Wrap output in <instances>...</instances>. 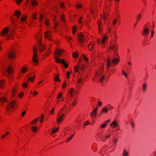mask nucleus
Here are the masks:
<instances>
[{
    "label": "nucleus",
    "mask_w": 156,
    "mask_h": 156,
    "mask_svg": "<svg viewBox=\"0 0 156 156\" xmlns=\"http://www.w3.org/2000/svg\"><path fill=\"white\" fill-rule=\"evenodd\" d=\"M9 31V29L8 27H6L4 28L2 31L0 35L2 36H4L6 37V40H8L10 37H11L13 35V34L11 32L9 34H8V33Z\"/></svg>",
    "instance_id": "nucleus-1"
},
{
    "label": "nucleus",
    "mask_w": 156,
    "mask_h": 156,
    "mask_svg": "<svg viewBox=\"0 0 156 156\" xmlns=\"http://www.w3.org/2000/svg\"><path fill=\"white\" fill-rule=\"evenodd\" d=\"M114 64H116L117 65L119 62V59L118 58H115L113 59L112 60H111L109 58H108L107 61V68L108 69V68L110 66V64L111 62Z\"/></svg>",
    "instance_id": "nucleus-2"
},
{
    "label": "nucleus",
    "mask_w": 156,
    "mask_h": 156,
    "mask_svg": "<svg viewBox=\"0 0 156 156\" xmlns=\"http://www.w3.org/2000/svg\"><path fill=\"white\" fill-rule=\"evenodd\" d=\"M55 61L58 63H61L64 65V66L66 68L68 67V65L66 63L63 59H60L57 57H55Z\"/></svg>",
    "instance_id": "nucleus-3"
},
{
    "label": "nucleus",
    "mask_w": 156,
    "mask_h": 156,
    "mask_svg": "<svg viewBox=\"0 0 156 156\" xmlns=\"http://www.w3.org/2000/svg\"><path fill=\"white\" fill-rule=\"evenodd\" d=\"M37 49L36 48H34L33 51L34 53V55L32 58V60L35 63V65L38 63V60L37 59Z\"/></svg>",
    "instance_id": "nucleus-4"
},
{
    "label": "nucleus",
    "mask_w": 156,
    "mask_h": 156,
    "mask_svg": "<svg viewBox=\"0 0 156 156\" xmlns=\"http://www.w3.org/2000/svg\"><path fill=\"white\" fill-rule=\"evenodd\" d=\"M108 49H112L114 51V54H116V52L117 51L118 48L116 45L112 43H110Z\"/></svg>",
    "instance_id": "nucleus-5"
},
{
    "label": "nucleus",
    "mask_w": 156,
    "mask_h": 156,
    "mask_svg": "<svg viewBox=\"0 0 156 156\" xmlns=\"http://www.w3.org/2000/svg\"><path fill=\"white\" fill-rule=\"evenodd\" d=\"M38 47L39 48V50L41 52L43 51L44 49L45 48V45L44 44H42L40 41H39Z\"/></svg>",
    "instance_id": "nucleus-6"
},
{
    "label": "nucleus",
    "mask_w": 156,
    "mask_h": 156,
    "mask_svg": "<svg viewBox=\"0 0 156 156\" xmlns=\"http://www.w3.org/2000/svg\"><path fill=\"white\" fill-rule=\"evenodd\" d=\"M110 126L112 128H116L119 127V125L117 122L115 120L114 121L110 124Z\"/></svg>",
    "instance_id": "nucleus-7"
},
{
    "label": "nucleus",
    "mask_w": 156,
    "mask_h": 156,
    "mask_svg": "<svg viewBox=\"0 0 156 156\" xmlns=\"http://www.w3.org/2000/svg\"><path fill=\"white\" fill-rule=\"evenodd\" d=\"M8 56L10 59H13L15 57V52L12 50L9 52Z\"/></svg>",
    "instance_id": "nucleus-8"
},
{
    "label": "nucleus",
    "mask_w": 156,
    "mask_h": 156,
    "mask_svg": "<svg viewBox=\"0 0 156 156\" xmlns=\"http://www.w3.org/2000/svg\"><path fill=\"white\" fill-rule=\"evenodd\" d=\"M45 37L49 40H51V34L50 31H46L44 34Z\"/></svg>",
    "instance_id": "nucleus-9"
},
{
    "label": "nucleus",
    "mask_w": 156,
    "mask_h": 156,
    "mask_svg": "<svg viewBox=\"0 0 156 156\" xmlns=\"http://www.w3.org/2000/svg\"><path fill=\"white\" fill-rule=\"evenodd\" d=\"M64 116V114H62V115H60L58 113V117L57 118V122L58 123H59L61 122V121L62 120Z\"/></svg>",
    "instance_id": "nucleus-10"
},
{
    "label": "nucleus",
    "mask_w": 156,
    "mask_h": 156,
    "mask_svg": "<svg viewBox=\"0 0 156 156\" xmlns=\"http://www.w3.org/2000/svg\"><path fill=\"white\" fill-rule=\"evenodd\" d=\"M78 37L79 38V41L81 43H82L84 40L85 38L83 35L81 34L78 35Z\"/></svg>",
    "instance_id": "nucleus-11"
},
{
    "label": "nucleus",
    "mask_w": 156,
    "mask_h": 156,
    "mask_svg": "<svg viewBox=\"0 0 156 156\" xmlns=\"http://www.w3.org/2000/svg\"><path fill=\"white\" fill-rule=\"evenodd\" d=\"M149 33V30L148 28H145L144 29V31L143 32V34L145 36L148 35Z\"/></svg>",
    "instance_id": "nucleus-12"
},
{
    "label": "nucleus",
    "mask_w": 156,
    "mask_h": 156,
    "mask_svg": "<svg viewBox=\"0 0 156 156\" xmlns=\"http://www.w3.org/2000/svg\"><path fill=\"white\" fill-rule=\"evenodd\" d=\"M63 52L62 50H58L56 49L55 50V53L57 55V56H55V57H57L58 58V56H60L61 53Z\"/></svg>",
    "instance_id": "nucleus-13"
},
{
    "label": "nucleus",
    "mask_w": 156,
    "mask_h": 156,
    "mask_svg": "<svg viewBox=\"0 0 156 156\" xmlns=\"http://www.w3.org/2000/svg\"><path fill=\"white\" fill-rule=\"evenodd\" d=\"M147 84L146 83H144L142 85V91L143 92H145L147 87Z\"/></svg>",
    "instance_id": "nucleus-14"
},
{
    "label": "nucleus",
    "mask_w": 156,
    "mask_h": 156,
    "mask_svg": "<svg viewBox=\"0 0 156 156\" xmlns=\"http://www.w3.org/2000/svg\"><path fill=\"white\" fill-rule=\"evenodd\" d=\"M108 108H107L106 107H104L101 110V112L102 113H107L108 111Z\"/></svg>",
    "instance_id": "nucleus-15"
},
{
    "label": "nucleus",
    "mask_w": 156,
    "mask_h": 156,
    "mask_svg": "<svg viewBox=\"0 0 156 156\" xmlns=\"http://www.w3.org/2000/svg\"><path fill=\"white\" fill-rule=\"evenodd\" d=\"M7 71L8 73L10 75L12 74V69L11 67L10 66H8L7 69Z\"/></svg>",
    "instance_id": "nucleus-16"
},
{
    "label": "nucleus",
    "mask_w": 156,
    "mask_h": 156,
    "mask_svg": "<svg viewBox=\"0 0 156 156\" xmlns=\"http://www.w3.org/2000/svg\"><path fill=\"white\" fill-rule=\"evenodd\" d=\"M28 2L33 6H35L37 3V1L34 0H29Z\"/></svg>",
    "instance_id": "nucleus-17"
},
{
    "label": "nucleus",
    "mask_w": 156,
    "mask_h": 156,
    "mask_svg": "<svg viewBox=\"0 0 156 156\" xmlns=\"http://www.w3.org/2000/svg\"><path fill=\"white\" fill-rule=\"evenodd\" d=\"M21 14L20 12L18 10H16L14 12L15 15L18 18H19L20 15Z\"/></svg>",
    "instance_id": "nucleus-18"
},
{
    "label": "nucleus",
    "mask_w": 156,
    "mask_h": 156,
    "mask_svg": "<svg viewBox=\"0 0 156 156\" xmlns=\"http://www.w3.org/2000/svg\"><path fill=\"white\" fill-rule=\"evenodd\" d=\"M94 43L93 42H91L88 45V48L89 50H91L94 47Z\"/></svg>",
    "instance_id": "nucleus-19"
},
{
    "label": "nucleus",
    "mask_w": 156,
    "mask_h": 156,
    "mask_svg": "<svg viewBox=\"0 0 156 156\" xmlns=\"http://www.w3.org/2000/svg\"><path fill=\"white\" fill-rule=\"evenodd\" d=\"M15 102L14 100L12 101V102L9 103V106L11 107V108H12L15 105Z\"/></svg>",
    "instance_id": "nucleus-20"
},
{
    "label": "nucleus",
    "mask_w": 156,
    "mask_h": 156,
    "mask_svg": "<svg viewBox=\"0 0 156 156\" xmlns=\"http://www.w3.org/2000/svg\"><path fill=\"white\" fill-rule=\"evenodd\" d=\"M97 114V112H96L93 111L90 113V115L91 117H95Z\"/></svg>",
    "instance_id": "nucleus-21"
},
{
    "label": "nucleus",
    "mask_w": 156,
    "mask_h": 156,
    "mask_svg": "<svg viewBox=\"0 0 156 156\" xmlns=\"http://www.w3.org/2000/svg\"><path fill=\"white\" fill-rule=\"evenodd\" d=\"M59 76L58 75H57L56 76L54 77V80L55 81L60 82V80L59 79Z\"/></svg>",
    "instance_id": "nucleus-22"
},
{
    "label": "nucleus",
    "mask_w": 156,
    "mask_h": 156,
    "mask_svg": "<svg viewBox=\"0 0 156 156\" xmlns=\"http://www.w3.org/2000/svg\"><path fill=\"white\" fill-rule=\"evenodd\" d=\"M77 103V101L76 99H75L73 101L71 105L72 106H75Z\"/></svg>",
    "instance_id": "nucleus-23"
},
{
    "label": "nucleus",
    "mask_w": 156,
    "mask_h": 156,
    "mask_svg": "<svg viewBox=\"0 0 156 156\" xmlns=\"http://www.w3.org/2000/svg\"><path fill=\"white\" fill-rule=\"evenodd\" d=\"M141 13H139L138 15H137L136 16V19L137 20V22L140 19L141 17Z\"/></svg>",
    "instance_id": "nucleus-24"
},
{
    "label": "nucleus",
    "mask_w": 156,
    "mask_h": 156,
    "mask_svg": "<svg viewBox=\"0 0 156 156\" xmlns=\"http://www.w3.org/2000/svg\"><path fill=\"white\" fill-rule=\"evenodd\" d=\"M128 154L127 151L125 150H124L123 151V153L122 154L123 156H127Z\"/></svg>",
    "instance_id": "nucleus-25"
},
{
    "label": "nucleus",
    "mask_w": 156,
    "mask_h": 156,
    "mask_svg": "<svg viewBox=\"0 0 156 156\" xmlns=\"http://www.w3.org/2000/svg\"><path fill=\"white\" fill-rule=\"evenodd\" d=\"M107 38L106 36H104L102 39L101 41V43L102 44H104L105 43V41L107 39Z\"/></svg>",
    "instance_id": "nucleus-26"
},
{
    "label": "nucleus",
    "mask_w": 156,
    "mask_h": 156,
    "mask_svg": "<svg viewBox=\"0 0 156 156\" xmlns=\"http://www.w3.org/2000/svg\"><path fill=\"white\" fill-rule=\"evenodd\" d=\"M4 84V80H2L0 81V87L2 88L3 87V86Z\"/></svg>",
    "instance_id": "nucleus-27"
},
{
    "label": "nucleus",
    "mask_w": 156,
    "mask_h": 156,
    "mask_svg": "<svg viewBox=\"0 0 156 156\" xmlns=\"http://www.w3.org/2000/svg\"><path fill=\"white\" fill-rule=\"evenodd\" d=\"M27 70L28 69L26 67H23L21 71L23 73H24L26 72Z\"/></svg>",
    "instance_id": "nucleus-28"
},
{
    "label": "nucleus",
    "mask_w": 156,
    "mask_h": 156,
    "mask_svg": "<svg viewBox=\"0 0 156 156\" xmlns=\"http://www.w3.org/2000/svg\"><path fill=\"white\" fill-rule=\"evenodd\" d=\"M6 100V98L5 97L0 98V101L2 102H5Z\"/></svg>",
    "instance_id": "nucleus-29"
},
{
    "label": "nucleus",
    "mask_w": 156,
    "mask_h": 156,
    "mask_svg": "<svg viewBox=\"0 0 156 156\" xmlns=\"http://www.w3.org/2000/svg\"><path fill=\"white\" fill-rule=\"evenodd\" d=\"M58 128H57L56 129H53L51 132L53 133L54 134L56 132H58Z\"/></svg>",
    "instance_id": "nucleus-30"
},
{
    "label": "nucleus",
    "mask_w": 156,
    "mask_h": 156,
    "mask_svg": "<svg viewBox=\"0 0 156 156\" xmlns=\"http://www.w3.org/2000/svg\"><path fill=\"white\" fill-rule=\"evenodd\" d=\"M38 119V118H37L31 122V124H32L35 125L37 123V120Z\"/></svg>",
    "instance_id": "nucleus-31"
},
{
    "label": "nucleus",
    "mask_w": 156,
    "mask_h": 156,
    "mask_svg": "<svg viewBox=\"0 0 156 156\" xmlns=\"http://www.w3.org/2000/svg\"><path fill=\"white\" fill-rule=\"evenodd\" d=\"M113 141L114 144L115 146H116L118 141L117 139V138H114L113 140Z\"/></svg>",
    "instance_id": "nucleus-32"
},
{
    "label": "nucleus",
    "mask_w": 156,
    "mask_h": 156,
    "mask_svg": "<svg viewBox=\"0 0 156 156\" xmlns=\"http://www.w3.org/2000/svg\"><path fill=\"white\" fill-rule=\"evenodd\" d=\"M111 136V135L110 134H108L106 136V137L105 138V140H103V139H101V140L102 141H104V142H105L106 140V139L108 138H109Z\"/></svg>",
    "instance_id": "nucleus-33"
},
{
    "label": "nucleus",
    "mask_w": 156,
    "mask_h": 156,
    "mask_svg": "<svg viewBox=\"0 0 156 156\" xmlns=\"http://www.w3.org/2000/svg\"><path fill=\"white\" fill-rule=\"evenodd\" d=\"M34 78V77L30 76L28 79V81H30L32 82H33Z\"/></svg>",
    "instance_id": "nucleus-34"
},
{
    "label": "nucleus",
    "mask_w": 156,
    "mask_h": 156,
    "mask_svg": "<svg viewBox=\"0 0 156 156\" xmlns=\"http://www.w3.org/2000/svg\"><path fill=\"white\" fill-rule=\"evenodd\" d=\"M105 78V76H101V77L100 78V80L101 82H102L104 79Z\"/></svg>",
    "instance_id": "nucleus-35"
},
{
    "label": "nucleus",
    "mask_w": 156,
    "mask_h": 156,
    "mask_svg": "<svg viewBox=\"0 0 156 156\" xmlns=\"http://www.w3.org/2000/svg\"><path fill=\"white\" fill-rule=\"evenodd\" d=\"M26 16H24L21 19V20L22 22L24 21L26 19Z\"/></svg>",
    "instance_id": "nucleus-36"
},
{
    "label": "nucleus",
    "mask_w": 156,
    "mask_h": 156,
    "mask_svg": "<svg viewBox=\"0 0 156 156\" xmlns=\"http://www.w3.org/2000/svg\"><path fill=\"white\" fill-rule=\"evenodd\" d=\"M97 23L98 25V28H99V30H100V26L102 23L101 21H98L97 22Z\"/></svg>",
    "instance_id": "nucleus-37"
},
{
    "label": "nucleus",
    "mask_w": 156,
    "mask_h": 156,
    "mask_svg": "<svg viewBox=\"0 0 156 156\" xmlns=\"http://www.w3.org/2000/svg\"><path fill=\"white\" fill-rule=\"evenodd\" d=\"M31 128H32V130L34 132H36V131L37 130V127L36 126H34V127H32Z\"/></svg>",
    "instance_id": "nucleus-38"
},
{
    "label": "nucleus",
    "mask_w": 156,
    "mask_h": 156,
    "mask_svg": "<svg viewBox=\"0 0 156 156\" xmlns=\"http://www.w3.org/2000/svg\"><path fill=\"white\" fill-rule=\"evenodd\" d=\"M79 68L83 71L84 70V66L82 64V65L79 67Z\"/></svg>",
    "instance_id": "nucleus-39"
},
{
    "label": "nucleus",
    "mask_w": 156,
    "mask_h": 156,
    "mask_svg": "<svg viewBox=\"0 0 156 156\" xmlns=\"http://www.w3.org/2000/svg\"><path fill=\"white\" fill-rule=\"evenodd\" d=\"M22 86L24 88H26L27 86V83H23L22 84Z\"/></svg>",
    "instance_id": "nucleus-40"
},
{
    "label": "nucleus",
    "mask_w": 156,
    "mask_h": 156,
    "mask_svg": "<svg viewBox=\"0 0 156 156\" xmlns=\"http://www.w3.org/2000/svg\"><path fill=\"white\" fill-rule=\"evenodd\" d=\"M74 70L75 72H77L79 70L78 67L77 66H75L74 68Z\"/></svg>",
    "instance_id": "nucleus-41"
},
{
    "label": "nucleus",
    "mask_w": 156,
    "mask_h": 156,
    "mask_svg": "<svg viewBox=\"0 0 156 156\" xmlns=\"http://www.w3.org/2000/svg\"><path fill=\"white\" fill-rule=\"evenodd\" d=\"M67 83L66 82H64L63 83L62 85V88H65V87L67 86Z\"/></svg>",
    "instance_id": "nucleus-42"
},
{
    "label": "nucleus",
    "mask_w": 156,
    "mask_h": 156,
    "mask_svg": "<svg viewBox=\"0 0 156 156\" xmlns=\"http://www.w3.org/2000/svg\"><path fill=\"white\" fill-rule=\"evenodd\" d=\"M117 19H115L112 21V24L114 25H115L117 23Z\"/></svg>",
    "instance_id": "nucleus-43"
},
{
    "label": "nucleus",
    "mask_w": 156,
    "mask_h": 156,
    "mask_svg": "<svg viewBox=\"0 0 156 156\" xmlns=\"http://www.w3.org/2000/svg\"><path fill=\"white\" fill-rule=\"evenodd\" d=\"M74 134H73V135H72L69 139L68 140H67L66 141V142H67L69 141L70 140L73 138V137L74 136Z\"/></svg>",
    "instance_id": "nucleus-44"
},
{
    "label": "nucleus",
    "mask_w": 156,
    "mask_h": 156,
    "mask_svg": "<svg viewBox=\"0 0 156 156\" xmlns=\"http://www.w3.org/2000/svg\"><path fill=\"white\" fill-rule=\"evenodd\" d=\"M74 91V89L73 88H72L69 90L70 93L73 94V92Z\"/></svg>",
    "instance_id": "nucleus-45"
},
{
    "label": "nucleus",
    "mask_w": 156,
    "mask_h": 156,
    "mask_svg": "<svg viewBox=\"0 0 156 156\" xmlns=\"http://www.w3.org/2000/svg\"><path fill=\"white\" fill-rule=\"evenodd\" d=\"M73 56L74 57L76 58L78 57V55H77V53H76V52H74L73 53Z\"/></svg>",
    "instance_id": "nucleus-46"
},
{
    "label": "nucleus",
    "mask_w": 156,
    "mask_h": 156,
    "mask_svg": "<svg viewBox=\"0 0 156 156\" xmlns=\"http://www.w3.org/2000/svg\"><path fill=\"white\" fill-rule=\"evenodd\" d=\"M9 133V132H6L5 134L2 135V139L4 138L6 136L7 134H8Z\"/></svg>",
    "instance_id": "nucleus-47"
},
{
    "label": "nucleus",
    "mask_w": 156,
    "mask_h": 156,
    "mask_svg": "<svg viewBox=\"0 0 156 156\" xmlns=\"http://www.w3.org/2000/svg\"><path fill=\"white\" fill-rule=\"evenodd\" d=\"M66 39L67 40V41L69 42L70 44L71 42L69 41V40H72V38L70 37H66Z\"/></svg>",
    "instance_id": "nucleus-48"
},
{
    "label": "nucleus",
    "mask_w": 156,
    "mask_h": 156,
    "mask_svg": "<svg viewBox=\"0 0 156 156\" xmlns=\"http://www.w3.org/2000/svg\"><path fill=\"white\" fill-rule=\"evenodd\" d=\"M76 27H73V34H74L76 32Z\"/></svg>",
    "instance_id": "nucleus-49"
},
{
    "label": "nucleus",
    "mask_w": 156,
    "mask_h": 156,
    "mask_svg": "<svg viewBox=\"0 0 156 156\" xmlns=\"http://www.w3.org/2000/svg\"><path fill=\"white\" fill-rule=\"evenodd\" d=\"M122 74L124 75L126 77H127V73H126L123 70H122Z\"/></svg>",
    "instance_id": "nucleus-50"
},
{
    "label": "nucleus",
    "mask_w": 156,
    "mask_h": 156,
    "mask_svg": "<svg viewBox=\"0 0 156 156\" xmlns=\"http://www.w3.org/2000/svg\"><path fill=\"white\" fill-rule=\"evenodd\" d=\"M83 59L85 60V61L86 62H87L88 61V58H87V57H86L84 55H83Z\"/></svg>",
    "instance_id": "nucleus-51"
},
{
    "label": "nucleus",
    "mask_w": 156,
    "mask_h": 156,
    "mask_svg": "<svg viewBox=\"0 0 156 156\" xmlns=\"http://www.w3.org/2000/svg\"><path fill=\"white\" fill-rule=\"evenodd\" d=\"M62 94L61 93H60L58 95L57 98H60L62 96Z\"/></svg>",
    "instance_id": "nucleus-52"
},
{
    "label": "nucleus",
    "mask_w": 156,
    "mask_h": 156,
    "mask_svg": "<svg viewBox=\"0 0 156 156\" xmlns=\"http://www.w3.org/2000/svg\"><path fill=\"white\" fill-rule=\"evenodd\" d=\"M89 122L88 121L85 122L83 123V125L85 126H86L88 125L89 124Z\"/></svg>",
    "instance_id": "nucleus-53"
},
{
    "label": "nucleus",
    "mask_w": 156,
    "mask_h": 156,
    "mask_svg": "<svg viewBox=\"0 0 156 156\" xmlns=\"http://www.w3.org/2000/svg\"><path fill=\"white\" fill-rule=\"evenodd\" d=\"M45 23L46 25L48 26L49 25L48 21L46 20L45 21Z\"/></svg>",
    "instance_id": "nucleus-54"
},
{
    "label": "nucleus",
    "mask_w": 156,
    "mask_h": 156,
    "mask_svg": "<svg viewBox=\"0 0 156 156\" xmlns=\"http://www.w3.org/2000/svg\"><path fill=\"white\" fill-rule=\"evenodd\" d=\"M82 82V79L81 78H79L77 81V83L79 84L80 83Z\"/></svg>",
    "instance_id": "nucleus-55"
},
{
    "label": "nucleus",
    "mask_w": 156,
    "mask_h": 156,
    "mask_svg": "<svg viewBox=\"0 0 156 156\" xmlns=\"http://www.w3.org/2000/svg\"><path fill=\"white\" fill-rule=\"evenodd\" d=\"M70 73L68 71H67L66 73V74L67 75V78L69 79V75Z\"/></svg>",
    "instance_id": "nucleus-56"
},
{
    "label": "nucleus",
    "mask_w": 156,
    "mask_h": 156,
    "mask_svg": "<svg viewBox=\"0 0 156 156\" xmlns=\"http://www.w3.org/2000/svg\"><path fill=\"white\" fill-rule=\"evenodd\" d=\"M151 37H153L154 36V31L153 29H152V31H151Z\"/></svg>",
    "instance_id": "nucleus-57"
},
{
    "label": "nucleus",
    "mask_w": 156,
    "mask_h": 156,
    "mask_svg": "<svg viewBox=\"0 0 156 156\" xmlns=\"http://www.w3.org/2000/svg\"><path fill=\"white\" fill-rule=\"evenodd\" d=\"M41 119L40 121V123H41L42 122V120L44 118V116L42 114L41 116Z\"/></svg>",
    "instance_id": "nucleus-58"
},
{
    "label": "nucleus",
    "mask_w": 156,
    "mask_h": 156,
    "mask_svg": "<svg viewBox=\"0 0 156 156\" xmlns=\"http://www.w3.org/2000/svg\"><path fill=\"white\" fill-rule=\"evenodd\" d=\"M43 18V15H40V19H39V20H40V22H41V21L42 20V19Z\"/></svg>",
    "instance_id": "nucleus-59"
},
{
    "label": "nucleus",
    "mask_w": 156,
    "mask_h": 156,
    "mask_svg": "<svg viewBox=\"0 0 156 156\" xmlns=\"http://www.w3.org/2000/svg\"><path fill=\"white\" fill-rule=\"evenodd\" d=\"M17 4L20 3L22 1V0H15Z\"/></svg>",
    "instance_id": "nucleus-60"
},
{
    "label": "nucleus",
    "mask_w": 156,
    "mask_h": 156,
    "mask_svg": "<svg viewBox=\"0 0 156 156\" xmlns=\"http://www.w3.org/2000/svg\"><path fill=\"white\" fill-rule=\"evenodd\" d=\"M76 7H77L78 8H80L82 7V5L81 4H78L77 6H76Z\"/></svg>",
    "instance_id": "nucleus-61"
},
{
    "label": "nucleus",
    "mask_w": 156,
    "mask_h": 156,
    "mask_svg": "<svg viewBox=\"0 0 156 156\" xmlns=\"http://www.w3.org/2000/svg\"><path fill=\"white\" fill-rule=\"evenodd\" d=\"M55 108H53L52 109L51 111L50 112V114H54V111L55 110Z\"/></svg>",
    "instance_id": "nucleus-62"
},
{
    "label": "nucleus",
    "mask_w": 156,
    "mask_h": 156,
    "mask_svg": "<svg viewBox=\"0 0 156 156\" xmlns=\"http://www.w3.org/2000/svg\"><path fill=\"white\" fill-rule=\"evenodd\" d=\"M83 19L82 17H80L79 19V22L80 23H81L82 22V20Z\"/></svg>",
    "instance_id": "nucleus-63"
},
{
    "label": "nucleus",
    "mask_w": 156,
    "mask_h": 156,
    "mask_svg": "<svg viewBox=\"0 0 156 156\" xmlns=\"http://www.w3.org/2000/svg\"><path fill=\"white\" fill-rule=\"evenodd\" d=\"M106 126H107V124H104L101 126V128H103L105 127Z\"/></svg>",
    "instance_id": "nucleus-64"
}]
</instances>
